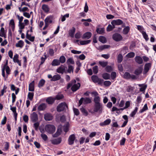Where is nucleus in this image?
Segmentation results:
<instances>
[{
  "label": "nucleus",
  "instance_id": "nucleus-1",
  "mask_svg": "<svg viewBox=\"0 0 156 156\" xmlns=\"http://www.w3.org/2000/svg\"><path fill=\"white\" fill-rule=\"evenodd\" d=\"M76 80H72L71 82L68 84L67 87V89H69L72 87L71 90L73 92L76 91L80 87V83H76Z\"/></svg>",
  "mask_w": 156,
  "mask_h": 156
},
{
  "label": "nucleus",
  "instance_id": "nucleus-2",
  "mask_svg": "<svg viewBox=\"0 0 156 156\" xmlns=\"http://www.w3.org/2000/svg\"><path fill=\"white\" fill-rule=\"evenodd\" d=\"M45 131L48 133L52 134L54 133L55 131V126L51 124L46 125L44 128Z\"/></svg>",
  "mask_w": 156,
  "mask_h": 156
},
{
  "label": "nucleus",
  "instance_id": "nucleus-3",
  "mask_svg": "<svg viewBox=\"0 0 156 156\" xmlns=\"http://www.w3.org/2000/svg\"><path fill=\"white\" fill-rule=\"evenodd\" d=\"M91 102V99L89 98H81L79 101V106H80L82 104L84 105L90 103Z\"/></svg>",
  "mask_w": 156,
  "mask_h": 156
},
{
  "label": "nucleus",
  "instance_id": "nucleus-4",
  "mask_svg": "<svg viewBox=\"0 0 156 156\" xmlns=\"http://www.w3.org/2000/svg\"><path fill=\"white\" fill-rule=\"evenodd\" d=\"M67 107V105L65 102L62 103L57 106V110L58 112H61L64 111Z\"/></svg>",
  "mask_w": 156,
  "mask_h": 156
},
{
  "label": "nucleus",
  "instance_id": "nucleus-5",
  "mask_svg": "<svg viewBox=\"0 0 156 156\" xmlns=\"http://www.w3.org/2000/svg\"><path fill=\"white\" fill-rule=\"evenodd\" d=\"M111 24L113 26L115 25H119L122 24V27H125V24L123 23V22L120 19H117L116 20H113L111 22Z\"/></svg>",
  "mask_w": 156,
  "mask_h": 156
},
{
  "label": "nucleus",
  "instance_id": "nucleus-6",
  "mask_svg": "<svg viewBox=\"0 0 156 156\" xmlns=\"http://www.w3.org/2000/svg\"><path fill=\"white\" fill-rule=\"evenodd\" d=\"M30 118L31 121L33 122H35L38 120V115L35 112H33L30 115Z\"/></svg>",
  "mask_w": 156,
  "mask_h": 156
},
{
  "label": "nucleus",
  "instance_id": "nucleus-7",
  "mask_svg": "<svg viewBox=\"0 0 156 156\" xmlns=\"http://www.w3.org/2000/svg\"><path fill=\"white\" fill-rule=\"evenodd\" d=\"M76 140V137L74 134H73L69 136L68 139V144L69 145H72L74 143V141Z\"/></svg>",
  "mask_w": 156,
  "mask_h": 156
},
{
  "label": "nucleus",
  "instance_id": "nucleus-8",
  "mask_svg": "<svg viewBox=\"0 0 156 156\" xmlns=\"http://www.w3.org/2000/svg\"><path fill=\"white\" fill-rule=\"evenodd\" d=\"M151 63H146L144 66V70L143 72L144 74H145L147 73L150 69H151Z\"/></svg>",
  "mask_w": 156,
  "mask_h": 156
},
{
  "label": "nucleus",
  "instance_id": "nucleus-9",
  "mask_svg": "<svg viewBox=\"0 0 156 156\" xmlns=\"http://www.w3.org/2000/svg\"><path fill=\"white\" fill-rule=\"evenodd\" d=\"M112 38L115 41H119L122 39V37L120 34L118 33H115L113 35Z\"/></svg>",
  "mask_w": 156,
  "mask_h": 156
},
{
  "label": "nucleus",
  "instance_id": "nucleus-10",
  "mask_svg": "<svg viewBox=\"0 0 156 156\" xmlns=\"http://www.w3.org/2000/svg\"><path fill=\"white\" fill-rule=\"evenodd\" d=\"M124 77L125 79H135L136 78V76L134 75H131L129 73L126 72L125 73L124 75Z\"/></svg>",
  "mask_w": 156,
  "mask_h": 156
},
{
  "label": "nucleus",
  "instance_id": "nucleus-11",
  "mask_svg": "<svg viewBox=\"0 0 156 156\" xmlns=\"http://www.w3.org/2000/svg\"><path fill=\"white\" fill-rule=\"evenodd\" d=\"M102 108V105L100 103L95 104L94 111L95 112H97Z\"/></svg>",
  "mask_w": 156,
  "mask_h": 156
},
{
  "label": "nucleus",
  "instance_id": "nucleus-12",
  "mask_svg": "<svg viewBox=\"0 0 156 156\" xmlns=\"http://www.w3.org/2000/svg\"><path fill=\"white\" fill-rule=\"evenodd\" d=\"M44 118L46 121H51L53 119V117L51 114L47 113L44 114Z\"/></svg>",
  "mask_w": 156,
  "mask_h": 156
},
{
  "label": "nucleus",
  "instance_id": "nucleus-13",
  "mask_svg": "<svg viewBox=\"0 0 156 156\" xmlns=\"http://www.w3.org/2000/svg\"><path fill=\"white\" fill-rule=\"evenodd\" d=\"M51 143L54 145H57L60 144L62 141V138L59 137L56 139L51 140Z\"/></svg>",
  "mask_w": 156,
  "mask_h": 156
},
{
  "label": "nucleus",
  "instance_id": "nucleus-14",
  "mask_svg": "<svg viewBox=\"0 0 156 156\" xmlns=\"http://www.w3.org/2000/svg\"><path fill=\"white\" fill-rule=\"evenodd\" d=\"M65 69L64 66L61 65L56 69V72L58 73L62 74L65 72Z\"/></svg>",
  "mask_w": 156,
  "mask_h": 156
},
{
  "label": "nucleus",
  "instance_id": "nucleus-15",
  "mask_svg": "<svg viewBox=\"0 0 156 156\" xmlns=\"http://www.w3.org/2000/svg\"><path fill=\"white\" fill-rule=\"evenodd\" d=\"M92 36V33L90 32H87L84 33L82 37L83 39H88L90 38Z\"/></svg>",
  "mask_w": 156,
  "mask_h": 156
},
{
  "label": "nucleus",
  "instance_id": "nucleus-16",
  "mask_svg": "<svg viewBox=\"0 0 156 156\" xmlns=\"http://www.w3.org/2000/svg\"><path fill=\"white\" fill-rule=\"evenodd\" d=\"M29 32V30H27L26 35V37L31 42H33L35 39L34 36H31V34H29L28 33Z\"/></svg>",
  "mask_w": 156,
  "mask_h": 156
},
{
  "label": "nucleus",
  "instance_id": "nucleus-17",
  "mask_svg": "<svg viewBox=\"0 0 156 156\" xmlns=\"http://www.w3.org/2000/svg\"><path fill=\"white\" fill-rule=\"evenodd\" d=\"M7 64H8V61H7L6 62L5 64L4 65L2 69V76H3V77H4L5 81L6 80L7 78L8 77V76H7V75H6V76H5V67L6 66V65H7Z\"/></svg>",
  "mask_w": 156,
  "mask_h": 156
},
{
  "label": "nucleus",
  "instance_id": "nucleus-18",
  "mask_svg": "<svg viewBox=\"0 0 156 156\" xmlns=\"http://www.w3.org/2000/svg\"><path fill=\"white\" fill-rule=\"evenodd\" d=\"M111 122V120L110 119H108L104 121L103 122L100 123V125L103 126L109 125Z\"/></svg>",
  "mask_w": 156,
  "mask_h": 156
},
{
  "label": "nucleus",
  "instance_id": "nucleus-19",
  "mask_svg": "<svg viewBox=\"0 0 156 156\" xmlns=\"http://www.w3.org/2000/svg\"><path fill=\"white\" fill-rule=\"evenodd\" d=\"M143 69V68L142 66H139L137 69L135 70V74L137 75H139L142 73Z\"/></svg>",
  "mask_w": 156,
  "mask_h": 156
},
{
  "label": "nucleus",
  "instance_id": "nucleus-20",
  "mask_svg": "<svg viewBox=\"0 0 156 156\" xmlns=\"http://www.w3.org/2000/svg\"><path fill=\"white\" fill-rule=\"evenodd\" d=\"M29 91H34V81H32L29 84Z\"/></svg>",
  "mask_w": 156,
  "mask_h": 156
},
{
  "label": "nucleus",
  "instance_id": "nucleus-21",
  "mask_svg": "<svg viewBox=\"0 0 156 156\" xmlns=\"http://www.w3.org/2000/svg\"><path fill=\"white\" fill-rule=\"evenodd\" d=\"M46 108V104L43 103L38 106L37 109L39 111H44L45 109Z\"/></svg>",
  "mask_w": 156,
  "mask_h": 156
},
{
  "label": "nucleus",
  "instance_id": "nucleus-22",
  "mask_svg": "<svg viewBox=\"0 0 156 156\" xmlns=\"http://www.w3.org/2000/svg\"><path fill=\"white\" fill-rule=\"evenodd\" d=\"M135 58L136 62L138 64H141L143 63V59L140 56H136Z\"/></svg>",
  "mask_w": 156,
  "mask_h": 156
},
{
  "label": "nucleus",
  "instance_id": "nucleus-23",
  "mask_svg": "<svg viewBox=\"0 0 156 156\" xmlns=\"http://www.w3.org/2000/svg\"><path fill=\"white\" fill-rule=\"evenodd\" d=\"M42 9L43 11L46 13H48L49 10L50 8L46 4H43L42 6Z\"/></svg>",
  "mask_w": 156,
  "mask_h": 156
},
{
  "label": "nucleus",
  "instance_id": "nucleus-24",
  "mask_svg": "<svg viewBox=\"0 0 156 156\" xmlns=\"http://www.w3.org/2000/svg\"><path fill=\"white\" fill-rule=\"evenodd\" d=\"M0 36L6 38L7 37L6 32H5L4 29L2 27L0 30Z\"/></svg>",
  "mask_w": 156,
  "mask_h": 156
},
{
  "label": "nucleus",
  "instance_id": "nucleus-25",
  "mask_svg": "<svg viewBox=\"0 0 156 156\" xmlns=\"http://www.w3.org/2000/svg\"><path fill=\"white\" fill-rule=\"evenodd\" d=\"M11 90L13 91H15V94H17L20 90L19 88H16L15 86L13 84L11 85Z\"/></svg>",
  "mask_w": 156,
  "mask_h": 156
},
{
  "label": "nucleus",
  "instance_id": "nucleus-26",
  "mask_svg": "<svg viewBox=\"0 0 156 156\" xmlns=\"http://www.w3.org/2000/svg\"><path fill=\"white\" fill-rule=\"evenodd\" d=\"M44 57H41V62L40 64V66L42 65L45 62V60L47 59V58L48 57V56H47L46 55V53L45 52L44 53Z\"/></svg>",
  "mask_w": 156,
  "mask_h": 156
},
{
  "label": "nucleus",
  "instance_id": "nucleus-27",
  "mask_svg": "<svg viewBox=\"0 0 156 156\" xmlns=\"http://www.w3.org/2000/svg\"><path fill=\"white\" fill-rule=\"evenodd\" d=\"M55 100V98L51 97L47 98L46 101L49 104H52L54 102Z\"/></svg>",
  "mask_w": 156,
  "mask_h": 156
},
{
  "label": "nucleus",
  "instance_id": "nucleus-28",
  "mask_svg": "<svg viewBox=\"0 0 156 156\" xmlns=\"http://www.w3.org/2000/svg\"><path fill=\"white\" fill-rule=\"evenodd\" d=\"M60 62L58 59H54L52 61L51 65L52 66H55L59 65Z\"/></svg>",
  "mask_w": 156,
  "mask_h": 156
},
{
  "label": "nucleus",
  "instance_id": "nucleus-29",
  "mask_svg": "<svg viewBox=\"0 0 156 156\" xmlns=\"http://www.w3.org/2000/svg\"><path fill=\"white\" fill-rule=\"evenodd\" d=\"M52 17L49 16L47 17L44 20L45 24H48L51 23L52 22Z\"/></svg>",
  "mask_w": 156,
  "mask_h": 156
},
{
  "label": "nucleus",
  "instance_id": "nucleus-30",
  "mask_svg": "<svg viewBox=\"0 0 156 156\" xmlns=\"http://www.w3.org/2000/svg\"><path fill=\"white\" fill-rule=\"evenodd\" d=\"M61 78V76L59 74H56L54 75L52 78L51 79V81H55L59 80Z\"/></svg>",
  "mask_w": 156,
  "mask_h": 156
},
{
  "label": "nucleus",
  "instance_id": "nucleus-31",
  "mask_svg": "<svg viewBox=\"0 0 156 156\" xmlns=\"http://www.w3.org/2000/svg\"><path fill=\"white\" fill-rule=\"evenodd\" d=\"M75 31L76 29L74 27H73L71 29L69 30V36L72 37H73Z\"/></svg>",
  "mask_w": 156,
  "mask_h": 156
},
{
  "label": "nucleus",
  "instance_id": "nucleus-32",
  "mask_svg": "<svg viewBox=\"0 0 156 156\" xmlns=\"http://www.w3.org/2000/svg\"><path fill=\"white\" fill-rule=\"evenodd\" d=\"M24 42L22 40H20L16 44V47L22 48L24 45Z\"/></svg>",
  "mask_w": 156,
  "mask_h": 156
},
{
  "label": "nucleus",
  "instance_id": "nucleus-33",
  "mask_svg": "<svg viewBox=\"0 0 156 156\" xmlns=\"http://www.w3.org/2000/svg\"><path fill=\"white\" fill-rule=\"evenodd\" d=\"M9 25L11 28L12 31H14L15 30V25L14 20L13 19L10 20Z\"/></svg>",
  "mask_w": 156,
  "mask_h": 156
},
{
  "label": "nucleus",
  "instance_id": "nucleus-34",
  "mask_svg": "<svg viewBox=\"0 0 156 156\" xmlns=\"http://www.w3.org/2000/svg\"><path fill=\"white\" fill-rule=\"evenodd\" d=\"M102 77L105 80H108L110 79V75L107 73H105L102 74Z\"/></svg>",
  "mask_w": 156,
  "mask_h": 156
},
{
  "label": "nucleus",
  "instance_id": "nucleus-35",
  "mask_svg": "<svg viewBox=\"0 0 156 156\" xmlns=\"http://www.w3.org/2000/svg\"><path fill=\"white\" fill-rule=\"evenodd\" d=\"M91 42L90 40H83L81 41L80 42V44L81 45H86L90 43Z\"/></svg>",
  "mask_w": 156,
  "mask_h": 156
},
{
  "label": "nucleus",
  "instance_id": "nucleus-36",
  "mask_svg": "<svg viewBox=\"0 0 156 156\" xmlns=\"http://www.w3.org/2000/svg\"><path fill=\"white\" fill-rule=\"evenodd\" d=\"M62 132V130L61 129H58L56 133L54 134L53 135V137H56L60 135Z\"/></svg>",
  "mask_w": 156,
  "mask_h": 156
},
{
  "label": "nucleus",
  "instance_id": "nucleus-37",
  "mask_svg": "<svg viewBox=\"0 0 156 156\" xmlns=\"http://www.w3.org/2000/svg\"><path fill=\"white\" fill-rule=\"evenodd\" d=\"M138 110V108L137 107H135L134 110L130 114V116L131 117H134L137 112Z\"/></svg>",
  "mask_w": 156,
  "mask_h": 156
},
{
  "label": "nucleus",
  "instance_id": "nucleus-38",
  "mask_svg": "<svg viewBox=\"0 0 156 156\" xmlns=\"http://www.w3.org/2000/svg\"><path fill=\"white\" fill-rule=\"evenodd\" d=\"M130 30V27L129 26L125 27L123 30V33L124 34H128Z\"/></svg>",
  "mask_w": 156,
  "mask_h": 156
},
{
  "label": "nucleus",
  "instance_id": "nucleus-39",
  "mask_svg": "<svg viewBox=\"0 0 156 156\" xmlns=\"http://www.w3.org/2000/svg\"><path fill=\"white\" fill-rule=\"evenodd\" d=\"M110 47V46L109 45H104L100 46L99 47L98 49L100 50H102L108 48Z\"/></svg>",
  "mask_w": 156,
  "mask_h": 156
},
{
  "label": "nucleus",
  "instance_id": "nucleus-40",
  "mask_svg": "<svg viewBox=\"0 0 156 156\" xmlns=\"http://www.w3.org/2000/svg\"><path fill=\"white\" fill-rule=\"evenodd\" d=\"M45 83V81L44 79L41 80L39 82L38 84V87L40 88L43 86Z\"/></svg>",
  "mask_w": 156,
  "mask_h": 156
},
{
  "label": "nucleus",
  "instance_id": "nucleus-41",
  "mask_svg": "<svg viewBox=\"0 0 156 156\" xmlns=\"http://www.w3.org/2000/svg\"><path fill=\"white\" fill-rule=\"evenodd\" d=\"M99 63L102 67H105L107 66L108 62L106 61H100Z\"/></svg>",
  "mask_w": 156,
  "mask_h": 156
},
{
  "label": "nucleus",
  "instance_id": "nucleus-42",
  "mask_svg": "<svg viewBox=\"0 0 156 156\" xmlns=\"http://www.w3.org/2000/svg\"><path fill=\"white\" fill-rule=\"evenodd\" d=\"M99 41L103 43H105L106 42V39L105 37L103 36H100L99 37Z\"/></svg>",
  "mask_w": 156,
  "mask_h": 156
},
{
  "label": "nucleus",
  "instance_id": "nucleus-43",
  "mask_svg": "<svg viewBox=\"0 0 156 156\" xmlns=\"http://www.w3.org/2000/svg\"><path fill=\"white\" fill-rule=\"evenodd\" d=\"M59 60L60 62V63L63 64L66 62V58L64 56L62 55L60 57Z\"/></svg>",
  "mask_w": 156,
  "mask_h": 156
},
{
  "label": "nucleus",
  "instance_id": "nucleus-44",
  "mask_svg": "<svg viewBox=\"0 0 156 156\" xmlns=\"http://www.w3.org/2000/svg\"><path fill=\"white\" fill-rule=\"evenodd\" d=\"M105 70L107 72L110 73L113 70V68L111 66L108 65L106 67Z\"/></svg>",
  "mask_w": 156,
  "mask_h": 156
},
{
  "label": "nucleus",
  "instance_id": "nucleus-45",
  "mask_svg": "<svg viewBox=\"0 0 156 156\" xmlns=\"http://www.w3.org/2000/svg\"><path fill=\"white\" fill-rule=\"evenodd\" d=\"M115 28V26L111 24H109L106 28V30L107 31H110Z\"/></svg>",
  "mask_w": 156,
  "mask_h": 156
},
{
  "label": "nucleus",
  "instance_id": "nucleus-46",
  "mask_svg": "<svg viewBox=\"0 0 156 156\" xmlns=\"http://www.w3.org/2000/svg\"><path fill=\"white\" fill-rule=\"evenodd\" d=\"M96 31L99 34H102L104 33L105 30L103 28H98L97 29Z\"/></svg>",
  "mask_w": 156,
  "mask_h": 156
},
{
  "label": "nucleus",
  "instance_id": "nucleus-47",
  "mask_svg": "<svg viewBox=\"0 0 156 156\" xmlns=\"http://www.w3.org/2000/svg\"><path fill=\"white\" fill-rule=\"evenodd\" d=\"M69 16V13H66L64 16H62L61 17V20L62 22L64 21L66 19V18H68Z\"/></svg>",
  "mask_w": 156,
  "mask_h": 156
},
{
  "label": "nucleus",
  "instance_id": "nucleus-48",
  "mask_svg": "<svg viewBox=\"0 0 156 156\" xmlns=\"http://www.w3.org/2000/svg\"><path fill=\"white\" fill-rule=\"evenodd\" d=\"M66 63L68 65L70 64H73L74 63V62L73 58H70L67 60Z\"/></svg>",
  "mask_w": 156,
  "mask_h": 156
},
{
  "label": "nucleus",
  "instance_id": "nucleus-49",
  "mask_svg": "<svg viewBox=\"0 0 156 156\" xmlns=\"http://www.w3.org/2000/svg\"><path fill=\"white\" fill-rule=\"evenodd\" d=\"M99 78L96 75H93L91 77V79L93 82L96 83Z\"/></svg>",
  "mask_w": 156,
  "mask_h": 156
},
{
  "label": "nucleus",
  "instance_id": "nucleus-50",
  "mask_svg": "<svg viewBox=\"0 0 156 156\" xmlns=\"http://www.w3.org/2000/svg\"><path fill=\"white\" fill-rule=\"evenodd\" d=\"M34 123L33 125V127L34 128L35 130L37 131L38 129V127L40 125V122H38L37 121L36 122Z\"/></svg>",
  "mask_w": 156,
  "mask_h": 156
},
{
  "label": "nucleus",
  "instance_id": "nucleus-51",
  "mask_svg": "<svg viewBox=\"0 0 156 156\" xmlns=\"http://www.w3.org/2000/svg\"><path fill=\"white\" fill-rule=\"evenodd\" d=\"M123 56L122 55L119 54L117 56V61L118 63H121L122 60Z\"/></svg>",
  "mask_w": 156,
  "mask_h": 156
},
{
  "label": "nucleus",
  "instance_id": "nucleus-52",
  "mask_svg": "<svg viewBox=\"0 0 156 156\" xmlns=\"http://www.w3.org/2000/svg\"><path fill=\"white\" fill-rule=\"evenodd\" d=\"M80 110L84 115L87 116L88 115V113L87 111L84 108H80Z\"/></svg>",
  "mask_w": 156,
  "mask_h": 156
},
{
  "label": "nucleus",
  "instance_id": "nucleus-53",
  "mask_svg": "<svg viewBox=\"0 0 156 156\" xmlns=\"http://www.w3.org/2000/svg\"><path fill=\"white\" fill-rule=\"evenodd\" d=\"M41 136L42 139L45 141H47L48 139L47 136L44 133H42L41 135Z\"/></svg>",
  "mask_w": 156,
  "mask_h": 156
},
{
  "label": "nucleus",
  "instance_id": "nucleus-54",
  "mask_svg": "<svg viewBox=\"0 0 156 156\" xmlns=\"http://www.w3.org/2000/svg\"><path fill=\"white\" fill-rule=\"evenodd\" d=\"M34 96V93L33 92H29L28 93V98L30 101H32L33 100Z\"/></svg>",
  "mask_w": 156,
  "mask_h": 156
},
{
  "label": "nucleus",
  "instance_id": "nucleus-55",
  "mask_svg": "<svg viewBox=\"0 0 156 156\" xmlns=\"http://www.w3.org/2000/svg\"><path fill=\"white\" fill-rule=\"evenodd\" d=\"M148 109V107L147 104H146L144 105L143 108L139 111V113H142Z\"/></svg>",
  "mask_w": 156,
  "mask_h": 156
},
{
  "label": "nucleus",
  "instance_id": "nucleus-56",
  "mask_svg": "<svg viewBox=\"0 0 156 156\" xmlns=\"http://www.w3.org/2000/svg\"><path fill=\"white\" fill-rule=\"evenodd\" d=\"M94 101L95 104L100 103V98L99 96L95 97L94 99Z\"/></svg>",
  "mask_w": 156,
  "mask_h": 156
},
{
  "label": "nucleus",
  "instance_id": "nucleus-57",
  "mask_svg": "<svg viewBox=\"0 0 156 156\" xmlns=\"http://www.w3.org/2000/svg\"><path fill=\"white\" fill-rule=\"evenodd\" d=\"M68 68L67 70V72L68 73H70L71 72H73L74 69V67L73 66L71 65H69L68 66Z\"/></svg>",
  "mask_w": 156,
  "mask_h": 156
},
{
  "label": "nucleus",
  "instance_id": "nucleus-58",
  "mask_svg": "<svg viewBox=\"0 0 156 156\" xmlns=\"http://www.w3.org/2000/svg\"><path fill=\"white\" fill-rule=\"evenodd\" d=\"M135 53L133 52H130L128 53L126 55V56L129 58H133L135 56Z\"/></svg>",
  "mask_w": 156,
  "mask_h": 156
},
{
  "label": "nucleus",
  "instance_id": "nucleus-59",
  "mask_svg": "<svg viewBox=\"0 0 156 156\" xmlns=\"http://www.w3.org/2000/svg\"><path fill=\"white\" fill-rule=\"evenodd\" d=\"M144 38L145 40L146 41H147L148 40L149 38H148V36L146 32H143L142 33Z\"/></svg>",
  "mask_w": 156,
  "mask_h": 156
},
{
  "label": "nucleus",
  "instance_id": "nucleus-60",
  "mask_svg": "<svg viewBox=\"0 0 156 156\" xmlns=\"http://www.w3.org/2000/svg\"><path fill=\"white\" fill-rule=\"evenodd\" d=\"M5 69L6 70V75L8 76V75L10 73V70L9 67L7 65L5 67Z\"/></svg>",
  "mask_w": 156,
  "mask_h": 156
},
{
  "label": "nucleus",
  "instance_id": "nucleus-61",
  "mask_svg": "<svg viewBox=\"0 0 156 156\" xmlns=\"http://www.w3.org/2000/svg\"><path fill=\"white\" fill-rule=\"evenodd\" d=\"M93 73L95 74L97 73L98 72V66H95L93 68Z\"/></svg>",
  "mask_w": 156,
  "mask_h": 156
},
{
  "label": "nucleus",
  "instance_id": "nucleus-62",
  "mask_svg": "<svg viewBox=\"0 0 156 156\" xmlns=\"http://www.w3.org/2000/svg\"><path fill=\"white\" fill-rule=\"evenodd\" d=\"M64 98L63 95L61 94H58L57 95L55 98V99L57 100H60Z\"/></svg>",
  "mask_w": 156,
  "mask_h": 156
},
{
  "label": "nucleus",
  "instance_id": "nucleus-63",
  "mask_svg": "<svg viewBox=\"0 0 156 156\" xmlns=\"http://www.w3.org/2000/svg\"><path fill=\"white\" fill-rule=\"evenodd\" d=\"M48 53L51 56H53L54 54V51L52 49L49 48L48 50Z\"/></svg>",
  "mask_w": 156,
  "mask_h": 156
},
{
  "label": "nucleus",
  "instance_id": "nucleus-64",
  "mask_svg": "<svg viewBox=\"0 0 156 156\" xmlns=\"http://www.w3.org/2000/svg\"><path fill=\"white\" fill-rule=\"evenodd\" d=\"M111 79L112 80L115 79L116 77V73L115 72H112L111 73Z\"/></svg>",
  "mask_w": 156,
  "mask_h": 156
}]
</instances>
